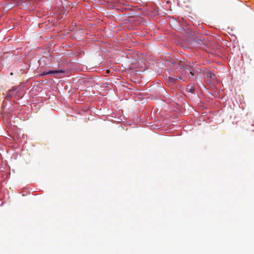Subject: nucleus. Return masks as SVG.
<instances>
[{
	"instance_id": "nucleus-2",
	"label": "nucleus",
	"mask_w": 254,
	"mask_h": 254,
	"mask_svg": "<svg viewBox=\"0 0 254 254\" xmlns=\"http://www.w3.org/2000/svg\"><path fill=\"white\" fill-rule=\"evenodd\" d=\"M19 87H13L8 91L6 98L8 99L11 98H15L18 99L22 97V94L19 90Z\"/></svg>"
},
{
	"instance_id": "nucleus-11",
	"label": "nucleus",
	"mask_w": 254,
	"mask_h": 254,
	"mask_svg": "<svg viewBox=\"0 0 254 254\" xmlns=\"http://www.w3.org/2000/svg\"><path fill=\"white\" fill-rule=\"evenodd\" d=\"M215 77V75L214 74H210V78H214Z\"/></svg>"
},
{
	"instance_id": "nucleus-8",
	"label": "nucleus",
	"mask_w": 254,
	"mask_h": 254,
	"mask_svg": "<svg viewBox=\"0 0 254 254\" xmlns=\"http://www.w3.org/2000/svg\"><path fill=\"white\" fill-rule=\"evenodd\" d=\"M168 79V81L171 83H175L176 81V79L173 77L169 76Z\"/></svg>"
},
{
	"instance_id": "nucleus-10",
	"label": "nucleus",
	"mask_w": 254,
	"mask_h": 254,
	"mask_svg": "<svg viewBox=\"0 0 254 254\" xmlns=\"http://www.w3.org/2000/svg\"><path fill=\"white\" fill-rule=\"evenodd\" d=\"M198 44H199V45H201V44H204V41H202L201 40H199V41L198 42Z\"/></svg>"
},
{
	"instance_id": "nucleus-6",
	"label": "nucleus",
	"mask_w": 254,
	"mask_h": 254,
	"mask_svg": "<svg viewBox=\"0 0 254 254\" xmlns=\"http://www.w3.org/2000/svg\"><path fill=\"white\" fill-rule=\"evenodd\" d=\"M194 86L192 83L190 84L187 86V90L190 93H193L194 91Z\"/></svg>"
},
{
	"instance_id": "nucleus-4",
	"label": "nucleus",
	"mask_w": 254,
	"mask_h": 254,
	"mask_svg": "<svg viewBox=\"0 0 254 254\" xmlns=\"http://www.w3.org/2000/svg\"><path fill=\"white\" fill-rule=\"evenodd\" d=\"M64 70H50L48 72L44 71L43 72L41 75H51L53 74H58V73H64Z\"/></svg>"
},
{
	"instance_id": "nucleus-5",
	"label": "nucleus",
	"mask_w": 254,
	"mask_h": 254,
	"mask_svg": "<svg viewBox=\"0 0 254 254\" xmlns=\"http://www.w3.org/2000/svg\"><path fill=\"white\" fill-rule=\"evenodd\" d=\"M43 0H26V1L31 5V8H33L35 4L38 3L39 2Z\"/></svg>"
},
{
	"instance_id": "nucleus-3",
	"label": "nucleus",
	"mask_w": 254,
	"mask_h": 254,
	"mask_svg": "<svg viewBox=\"0 0 254 254\" xmlns=\"http://www.w3.org/2000/svg\"><path fill=\"white\" fill-rule=\"evenodd\" d=\"M13 113H14V115L17 114V112L14 111V107L9 108V111H5L4 110L3 111L2 117L4 123L9 124L11 122V119Z\"/></svg>"
},
{
	"instance_id": "nucleus-12",
	"label": "nucleus",
	"mask_w": 254,
	"mask_h": 254,
	"mask_svg": "<svg viewBox=\"0 0 254 254\" xmlns=\"http://www.w3.org/2000/svg\"><path fill=\"white\" fill-rule=\"evenodd\" d=\"M110 70H109V69L107 70V71H106V73H110Z\"/></svg>"
},
{
	"instance_id": "nucleus-1",
	"label": "nucleus",
	"mask_w": 254,
	"mask_h": 254,
	"mask_svg": "<svg viewBox=\"0 0 254 254\" xmlns=\"http://www.w3.org/2000/svg\"><path fill=\"white\" fill-rule=\"evenodd\" d=\"M174 66L176 69L180 68L178 70L180 74L186 79H189L194 75L193 69L190 68V66L185 65L184 63L181 61H176L174 64Z\"/></svg>"
},
{
	"instance_id": "nucleus-13",
	"label": "nucleus",
	"mask_w": 254,
	"mask_h": 254,
	"mask_svg": "<svg viewBox=\"0 0 254 254\" xmlns=\"http://www.w3.org/2000/svg\"><path fill=\"white\" fill-rule=\"evenodd\" d=\"M200 47V48L202 49H204L203 47Z\"/></svg>"
},
{
	"instance_id": "nucleus-9",
	"label": "nucleus",
	"mask_w": 254,
	"mask_h": 254,
	"mask_svg": "<svg viewBox=\"0 0 254 254\" xmlns=\"http://www.w3.org/2000/svg\"><path fill=\"white\" fill-rule=\"evenodd\" d=\"M176 78H175L176 79V80H178V79H180V80H183V81H185V79H183L182 77V76H176Z\"/></svg>"
},
{
	"instance_id": "nucleus-7",
	"label": "nucleus",
	"mask_w": 254,
	"mask_h": 254,
	"mask_svg": "<svg viewBox=\"0 0 254 254\" xmlns=\"http://www.w3.org/2000/svg\"><path fill=\"white\" fill-rule=\"evenodd\" d=\"M13 7V4L11 3H7L3 6L4 10H9Z\"/></svg>"
}]
</instances>
